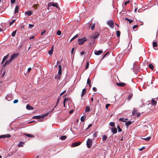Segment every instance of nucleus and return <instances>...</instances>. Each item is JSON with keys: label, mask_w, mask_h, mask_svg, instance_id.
Wrapping results in <instances>:
<instances>
[{"label": "nucleus", "mask_w": 158, "mask_h": 158, "mask_svg": "<svg viewBox=\"0 0 158 158\" xmlns=\"http://www.w3.org/2000/svg\"><path fill=\"white\" fill-rule=\"evenodd\" d=\"M69 99L67 98H65L64 99V100H65V102H66L67 101H69Z\"/></svg>", "instance_id": "63"}, {"label": "nucleus", "mask_w": 158, "mask_h": 158, "mask_svg": "<svg viewBox=\"0 0 158 158\" xmlns=\"http://www.w3.org/2000/svg\"><path fill=\"white\" fill-rule=\"evenodd\" d=\"M60 76V75H59V76L57 75V76H56L55 77V78L57 79L58 80H59V79H60L61 77Z\"/></svg>", "instance_id": "38"}, {"label": "nucleus", "mask_w": 158, "mask_h": 158, "mask_svg": "<svg viewBox=\"0 0 158 158\" xmlns=\"http://www.w3.org/2000/svg\"><path fill=\"white\" fill-rule=\"evenodd\" d=\"M138 110L137 109L134 108L132 112V114L133 115H137V117H139L140 115V113H137Z\"/></svg>", "instance_id": "7"}, {"label": "nucleus", "mask_w": 158, "mask_h": 158, "mask_svg": "<svg viewBox=\"0 0 158 158\" xmlns=\"http://www.w3.org/2000/svg\"><path fill=\"white\" fill-rule=\"evenodd\" d=\"M125 19L126 20H127V21H129V23L130 24V23H131L133 22V20H130V19H129L127 18H125Z\"/></svg>", "instance_id": "32"}, {"label": "nucleus", "mask_w": 158, "mask_h": 158, "mask_svg": "<svg viewBox=\"0 0 158 158\" xmlns=\"http://www.w3.org/2000/svg\"><path fill=\"white\" fill-rule=\"evenodd\" d=\"M29 27L30 28H32V27H34V25H32V24H29Z\"/></svg>", "instance_id": "54"}, {"label": "nucleus", "mask_w": 158, "mask_h": 158, "mask_svg": "<svg viewBox=\"0 0 158 158\" xmlns=\"http://www.w3.org/2000/svg\"><path fill=\"white\" fill-rule=\"evenodd\" d=\"M66 92V90H65L63 92H62V93H61L60 94V96H61L63 94H64Z\"/></svg>", "instance_id": "51"}, {"label": "nucleus", "mask_w": 158, "mask_h": 158, "mask_svg": "<svg viewBox=\"0 0 158 158\" xmlns=\"http://www.w3.org/2000/svg\"><path fill=\"white\" fill-rule=\"evenodd\" d=\"M120 32L119 31H118L116 32L117 36L118 37H119L120 36Z\"/></svg>", "instance_id": "36"}, {"label": "nucleus", "mask_w": 158, "mask_h": 158, "mask_svg": "<svg viewBox=\"0 0 158 158\" xmlns=\"http://www.w3.org/2000/svg\"><path fill=\"white\" fill-rule=\"evenodd\" d=\"M107 24L110 27L112 28H113L114 27V22L112 20H110L107 22Z\"/></svg>", "instance_id": "5"}, {"label": "nucleus", "mask_w": 158, "mask_h": 158, "mask_svg": "<svg viewBox=\"0 0 158 158\" xmlns=\"http://www.w3.org/2000/svg\"><path fill=\"white\" fill-rule=\"evenodd\" d=\"M58 4L57 3H53L52 2H50L48 4V7H50L51 6H55L56 7L57 9H59L60 7L58 6Z\"/></svg>", "instance_id": "4"}, {"label": "nucleus", "mask_w": 158, "mask_h": 158, "mask_svg": "<svg viewBox=\"0 0 158 158\" xmlns=\"http://www.w3.org/2000/svg\"><path fill=\"white\" fill-rule=\"evenodd\" d=\"M128 119L127 118L125 119H124L123 118H120L119 119V121H121L123 122H126L127 120Z\"/></svg>", "instance_id": "21"}, {"label": "nucleus", "mask_w": 158, "mask_h": 158, "mask_svg": "<svg viewBox=\"0 0 158 158\" xmlns=\"http://www.w3.org/2000/svg\"><path fill=\"white\" fill-rule=\"evenodd\" d=\"M92 139H88L86 142V144L87 147L88 148H90L92 147Z\"/></svg>", "instance_id": "2"}, {"label": "nucleus", "mask_w": 158, "mask_h": 158, "mask_svg": "<svg viewBox=\"0 0 158 158\" xmlns=\"http://www.w3.org/2000/svg\"><path fill=\"white\" fill-rule=\"evenodd\" d=\"M61 31L59 30L57 31L56 34L58 35H59L61 34Z\"/></svg>", "instance_id": "44"}, {"label": "nucleus", "mask_w": 158, "mask_h": 158, "mask_svg": "<svg viewBox=\"0 0 158 158\" xmlns=\"http://www.w3.org/2000/svg\"><path fill=\"white\" fill-rule=\"evenodd\" d=\"M129 2H130L129 1H126L124 2V5H127V4L129 3Z\"/></svg>", "instance_id": "52"}, {"label": "nucleus", "mask_w": 158, "mask_h": 158, "mask_svg": "<svg viewBox=\"0 0 158 158\" xmlns=\"http://www.w3.org/2000/svg\"><path fill=\"white\" fill-rule=\"evenodd\" d=\"M9 56V54H7L6 56H5L3 58H4L6 60L7 58Z\"/></svg>", "instance_id": "49"}, {"label": "nucleus", "mask_w": 158, "mask_h": 158, "mask_svg": "<svg viewBox=\"0 0 158 158\" xmlns=\"http://www.w3.org/2000/svg\"><path fill=\"white\" fill-rule=\"evenodd\" d=\"M81 144V142H74L72 144L71 146L73 147H75L78 146H79Z\"/></svg>", "instance_id": "9"}, {"label": "nucleus", "mask_w": 158, "mask_h": 158, "mask_svg": "<svg viewBox=\"0 0 158 158\" xmlns=\"http://www.w3.org/2000/svg\"><path fill=\"white\" fill-rule=\"evenodd\" d=\"M24 144L23 142H21L19 143L18 145V146L19 147H21L23 146V145Z\"/></svg>", "instance_id": "27"}, {"label": "nucleus", "mask_w": 158, "mask_h": 158, "mask_svg": "<svg viewBox=\"0 0 158 158\" xmlns=\"http://www.w3.org/2000/svg\"><path fill=\"white\" fill-rule=\"evenodd\" d=\"M93 89L94 92H96L97 91V89L95 87H93Z\"/></svg>", "instance_id": "62"}, {"label": "nucleus", "mask_w": 158, "mask_h": 158, "mask_svg": "<svg viewBox=\"0 0 158 158\" xmlns=\"http://www.w3.org/2000/svg\"><path fill=\"white\" fill-rule=\"evenodd\" d=\"M15 20L13 19L12 20V21L11 22H10V23H9L10 25H11L13 23H14L15 22Z\"/></svg>", "instance_id": "43"}, {"label": "nucleus", "mask_w": 158, "mask_h": 158, "mask_svg": "<svg viewBox=\"0 0 158 158\" xmlns=\"http://www.w3.org/2000/svg\"><path fill=\"white\" fill-rule=\"evenodd\" d=\"M66 138V136L65 135L62 136L60 137V139L62 140H64Z\"/></svg>", "instance_id": "35"}, {"label": "nucleus", "mask_w": 158, "mask_h": 158, "mask_svg": "<svg viewBox=\"0 0 158 158\" xmlns=\"http://www.w3.org/2000/svg\"><path fill=\"white\" fill-rule=\"evenodd\" d=\"M18 53H13L10 56V59L12 61L14 59L18 56Z\"/></svg>", "instance_id": "10"}, {"label": "nucleus", "mask_w": 158, "mask_h": 158, "mask_svg": "<svg viewBox=\"0 0 158 158\" xmlns=\"http://www.w3.org/2000/svg\"><path fill=\"white\" fill-rule=\"evenodd\" d=\"M6 60L4 58H3L2 59V63H1V64H2Z\"/></svg>", "instance_id": "60"}, {"label": "nucleus", "mask_w": 158, "mask_h": 158, "mask_svg": "<svg viewBox=\"0 0 158 158\" xmlns=\"http://www.w3.org/2000/svg\"><path fill=\"white\" fill-rule=\"evenodd\" d=\"M107 138V136L106 135H104L102 136V140H103V141H104L106 140Z\"/></svg>", "instance_id": "31"}, {"label": "nucleus", "mask_w": 158, "mask_h": 158, "mask_svg": "<svg viewBox=\"0 0 158 158\" xmlns=\"http://www.w3.org/2000/svg\"><path fill=\"white\" fill-rule=\"evenodd\" d=\"M95 26V24L94 23H93V25L91 27V30H93L94 29Z\"/></svg>", "instance_id": "39"}, {"label": "nucleus", "mask_w": 158, "mask_h": 158, "mask_svg": "<svg viewBox=\"0 0 158 158\" xmlns=\"http://www.w3.org/2000/svg\"><path fill=\"white\" fill-rule=\"evenodd\" d=\"M58 67L59 68L58 69V73L59 75H61L62 74L61 65L60 64L58 66Z\"/></svg>", "instance_id": "16"}, {"label": "nucleus", "mask_w": 158, "mask_h": 158, "mask_svg": "<svg viewBox=\"0 0 158 158\" xmlns=\"http://www.w3.org/2000/svg\"><path fill=\"white\" fill-rule=\"evenodd\" d=\"M26 108L28 110H32L34 108L31 106L29 104H27L26 106Z\"/></svg>", "instance_id": "20"}, {"label": "nucleus", "mask_w": 158, "mask_h": 158, "mask_svg": "<svg viewBox=\"0 0 158 158\" xmlns=\"http://www.w3.org/2000/svg\"><path fill=\"white\" fill-rule=\"evenodd\" d=\"M86 89H82V93L81 94V97H82L85 94L86 92Z\"/></svg>", "instance_id": "19"}, {"label": "nucleus", "mask_w": 158, "mask_h": 158, "mask_svg": "<svg viewBox=\"0 0 158 158\" xmlns=\"http://www.w3.org/2000/svg\"><path fill=\"white\" fill-rule=\"evenodd\" d=\"M53 46H52L51 50L48 51V53L50 55H51L52 54L53 52Z\"/></svg>", "instance_id": "24"}, {"label": "nucleus", "mask_w": 158, "mask_h": 158, "mask_svg": "<svg viewBox=\"0 0 158 158\" xmlns=\"http://www.w3.org/2000/svg\"><path fill=\"white\" fill-rule=\"evenodd\" d=\"M138 27V25H135L134 26H133V29H134L136 27Z\"/></svg>", "instance_id": "59"}, {"label": "nucleus", "mask_w": 158, "mask_h": 158, "mask_svg": "<svg viewBox=\"0 0 158 158\" xmlns=\"http://www.w3.org/2000/svg\"><path fill=\"white\" fill-rule=\"evenodd\" d=\"M89 65V61H87L86 63V65L85 68V69H86L88 68Z\"/></svg>", "instance_id": "28"}, {"label": "nucleus", "mask_w": 158, "mask_h": 158, "mask_svg": "<svg viewBox=\"0 0 158 158\" xmlns=\"http://www.w3.org/2000/svg\"><path fill=\"white\" fill-rule=\"evenodd\" d=\"M117 129H118V132H120L122 131V129L120 128V127L119 126H118L117 127Z\"/></svg>", "instance_id": "42"}, {"label": "nucleus", "mask_w": 158, "mask_h": 158, "mask_svg": "<svg viewBox=\"0 0 158 158\" xmlns=\"http://www.w3.org/2000/svg\"><path fill=\"white\" fill-rule=\"evenodd\" d=\"M25 135L27 137H34V135L30 134H25Z\"/></svg>", "instance_id": "29"}, {"label": "nucleus", "mask_w": 158, "mask_h": 158, "mask_svg": "<svg viewBox=\"0 0 158 158\" xmlns=\"http://www.w3.org/2000/svg\"><path fill=\"white\" fill-rule=\"evenodd\" d=\"M33 13V12L32 11L29 10L27 12H25V14L26 15H27L28 16H30L32 15Z\"/></svg>", "instance_id": "14"}, {"label": "nucleus", "mask_w": 158, "mask_h": 158, "mask_svg": "<svg viewBox=\"0 0 158 158\" xmlns=\"http://www.w3.org/2000/svg\"><path fill=\"white\" fill-rule=\"evenodd\" d=\"M31 68H29L28 69L27 71L28 72V73H29L30 71H31Z\"/></svg>", "instance_id": "64"}, {"label": "nucleus", "mask_w": 158, "mask_h": 158, "mask_svg": "<svg viewBox=\"0 0 158 158\" xmlns=\"http://www.w3.org/2000/svg\"><path fill=\"white\" fill-rule=\"evenodd\" d=\"M19 9V6L18 5H16L15 10V13L16 14L18 12V10Z\"/></svg>", "instance_id": "22"}, {"label": "nucleus", "mask_w": 158, "mask_h": 158, "mask_svg": "<svg viewBox=\"0 0 158 158\" xmlns=\"http://www.w3.org/2000/svg\"><path fill=\"white\" fill-rule=\"evenodd\" d=\"M90 110V107L89 106H87L85 108V111L86 112H89Z\"/></svg>", "instance_id": "30"}, {"label": "nucleus", "mask_w": 158, "mask_h": 158, "mask_svg": "<svg viewBox=\"0 0 158 158\" xmlns=\"http://www.w3.org/2000/svg\"><path fill=\"white\" fill-rule=\"evenodd\" d=\"M133 96V94L132 93H130L129 96L127 98V99L128 101H130Z\"/></svg>", "instance_id": "23"}, {"label": "nucleus", "mask_w": 158, "mask_h": 158, "mask_svg": "<svg viewBox=\"0 0 158 158\" xmlns=\"http://www.w3.org/2000/svg\"><path fill=\"white\" fill-rule=\"evenodd\" d=\"M12 61L10 59L8 60H7L2 65V67L3 68L6 65L9 64Z\"/></svg>", "instance_id": "11"}, {"label": "nucleus", "mask_w": 158, "mask_h": 158, "mask_svg": "<svg viewBox=\"0 0 158 158\" xmlns=\"http://www.w3.org/2000/svg\"><path fill=\"white\" fill-rule=\"evenodd\" d=\"M157 46V44L156 42H153V47H156Z\"/></svg>", "instance_id": "37"}, {"label": "nucleus", "mask_w": 158, "mask_h": 158, "mask_svg": "<svg viewBox=\"0 0 158 158\" xmlns=\"http://www.w3.org/2000/svg\"><path fill=\"white\" fill-rule=\"evenodd\" d=\"M102 50H99L98 51H95L94 52V53L96 55H99L102 53Z\"/></svg>", "instance_id": "17"}, {"label": "nucleus", "mask_w": 158, "mask_h": 158, "mask_svg": "<svg viewBox=\"0 0 158 158\" xmlns=\"http://www.w3.org/2000/svg\"><path fill=\"white\" fill-rule=\"evenodd\" d=\"M92 124H89L88 125V127L86 129V130H88V129H89L90 127H91L92 126Z\"/></svg>", "instance_id": "50"}, {"label": "nucleus", "mask_w": 158, "mask_h": 158, "mask_svg": "<svg viewBox=\"0 0 158 158\" xmlns=\"http://www.w3.org/2000/svg\"><path fill=\"white\" fill-rule=\"evenodd\" d=\"M78 37V34H77V35H75L73 37V38L74 39H75L77 38V37Z\"/></svg>", "instance_id": "53"}, {"label": "nucleus", "mask_w": 158, "mask_h": 158, "mask_svg": "<svg viewBox=\"0 0 158 158\" xmlns=\"http://www.w3.org/2000/svg\"><path fill=\"white\" fill-rule=\"evenodd\" d=\"M87 84H88L90 87H91V86L90 84V81L89 79H88L87 81Z\"/></svg>", "instance_id": "34"}, {"label": "nucleus", "mask_w": 158, "mask_h": 158, "mask_svg": "<svg viewBox=\"0 0 158 158\" xmlns=\"http://www.w3.org/2000/svg\"><path fill=\"white\" fill-rule=\"evenodd\" d=\"M110 106V104H106V108L107 109L108 107Z\"/></svg>", "instance_id": "55"}, {"label": "nucleus", "mask_w": 158, "mask_h": 158, "mask_svg": "<svg viewBox=\"0 0 158 158\" xmlns=\"http://www.w3.org/2000/svg\"><path fill=\"white\" fill-rule=\"evenodd\" d=\"M11 137V135L10 134H6L5 135H0V138H3L6 137L10 138Z\"/></svg>", "instance_id": "13"}, {"label": "nucleus", "mask_w": 158, "mask_h": 158, "mask_svg": "<svg viewBox=\"0 0 158 158\" xmlns=\"http://www.w3.org/2000/svg\"><path fill=\"white\" fill-rule=\"evenodd\" d=\"M13 96L12 94H9L6 96V99L8 101H10L12 100Z\"/></svg>", "instance_id": "8"}, {"label": "nucleus", "mask_w": 158, "mask_h": 158, "mask_svg": "<svg viewBox=\"0 0 158 158\" xmlns=\"http://www.w3.org/2000/svg\"><path fill=\"white\" fill-rule=\"evenodd\" d=\"M99 33L98 32H96L91 36V38L93 39H96L98 38L99 35Z\"/></svg>", "instance_id": "6"}, {"label": "nucleus", "mask_w": 158, "mask_h": 158, "mask_svg": "<svg viewBox=\"0 0 158 158\" xmlns=\"http://www.w3.org/2000/svg\"><path fill=\"white\" fill-rule=\"evenodd\" d=\"M148 67L152 69H154V66L152 64H150L148 65Z\"/></svg>", "instance_id": "33"}, {"label": "nucleus", "mask_w": 158, "mask_h": 158, "mask_svg": "<svg viewBox=\"0 0 158 158\" xmlns=\"http://www.w3.org/2000/svg\"><path fill=\"white\" fill-rule=\"evenodd\" d=\"M38 4H34L33 6V7L35 9H37V5Z\"/></svg>", "instance_id": "46"}, {"label": "nucleus", "mask_w": 158, "mask_h": 158, "mask_svg": "<svg viewBox=\"0 0 158 158\" xmlns=\"http://www.w3.org/2000/svg\"><path fill=\"white\" fill-rule=\"evenodd\" d=\"M85 119L83 116H82L81 118V121L82 122H84L85 121Z\"/></svg>", "instance_id": "45"}, {"label": "nucleus", "mask_w": 158, "mask_h": 158, "mask_svg": "<svg viewBox=\"0 0 158 158\" xmlns=\"http://www.w3.org/2000/svg\"><path fill=\"white\" fill-rule=\"evenodd\" d=\"M87 40L86 38L84 37L81 39H78V41L79 42V44H83L84 42Z\"/></svg>", "instance_id": "3"}, {"label": "nucleus", "mask_w": 158, "mask_h": 158, "mask_svg": "<svg viewBox=\"0 0 158 158\" xmlns=\"http://www.w3.org/2000/svg\"><path fill=\"white\" fill-rule=\"evenodd\" d=\"M131 123H132V122L131 121H128L127 122H126L125 123V124H126V126H127V127H128V126H129V125H130L131 124Z\"/></svg>", "instance_id": "26"}, {"label": "nucleus", "mask_w": 158, "mask_h": 158, "mask_svg": "<svg viewBox=\"0 0 158 158\" xmlns=\"http://www.w3.org/2000/svg\"><path fill=\"white\" fill-rule=\"evenodd\" d=\"M60 101V98H58L57 99V103H56V105H58V103L59 102V101Z\"/></svg>", "instance_id": "58"}, {"label": "nucleus", "mask_w": 158, "mask_h": 158, "mask_svg": "<svg viewBox=\"0 0 158 158\" xmlns=\"http://www.w3.org/2000/svg\"><path fill=\"white\" fill-rule=\"evenodd\" d=\"M97 135V132H95L94 133L93 135V136L94 137H96Z\"/></svg>", "instance_id": "48"}, {"label": "nucleus", "mask_w": 158, "mask_h": 158, "mask_svg": "<svg viewBox=\"0 0 158 158\" xmlns=\"http://www.w3.org/2000/svg\"><path fill=\"white\" fill-rule=\"evenodd\" d=\"M145 148L144 147H143L142 148H140V149H139V150L140 151H141L145 149Z\"/></svg>", "instance_id": "56"}, {"label": "nucleus", "mask_w": 158, "mask_h": 158, "mask_svg": "<svg viewBox=\"0 0 158 158\" xmlns=\"http://www.w3.org/2000/svg\"><path fill=\"white\" fill-rule=\"evenodd\" d=\"M18 99H15L14 100L13 102V103L14 104L18 102Z\"/></svg>", "instance_id": "47"}, {"label": "nucleus", "mask_w": 158, "mask_h": 158, "mask_svg": "<svg viewBox=\"0 0 158 158\" xmlns=\"http://www.w3.org/2000/svg\"><path fill=\"white\" fill-rule=\"evenodd\" d=\"M109 53V52H107L105 55H104L102 57V59H103V58H104L106 56V55L108 53Z\"/></svg>", "instance_id": "57"}, {"label": "nucleus", "mask_w": 158, "mask_h": 158, "mask_svg": "<svg viewBox=\"0 0 158 158\" xmlns=\"http://www.w3.org/2000/svg\"><path fill=\"white\" fill-rule=\"evenodd\" d=\"M48 115V114H43L41 115H37L34 116L32 117L33 119H42L40 121H43V119H44V118L45 117Z\"/></svg>", "instance_id": "1"}, {"label": "nucleus", "mask_w": 158, "mask_h": 158, "mask_svg": "<svg viewBox=\"0 0 158 158\" xmlns=\"http://www.w3.org/2000/svg\"><path fill=\"white\" fill-rule=\"evenodd\" d=\"M112 132L114 134H115L117 133V131L116 128L112 127L111 128Z\"/></svg>", "instance_id": "15"}, {"label": "nucleus", "mask_w": 158, "mask_h": 158, "mask_svg": "<svg viewBox=\"0 0 158 158\" xmlns=\"http://www.w3.org/2000/svg\"><path fill=\"white\" fill-rule=\"evenodd\" d=\"M15 0H11V3H14L15 2Z\"/></svg>", "instance_id": "61"}, {"label": "nucleus", "mask_w": 158, "mask_h": 158, "mask_svg": "<svg viewBox=\"0 0 158 158\" xmlns=\"http://www.w3.org/2000/svg\"><path fill=\"white\" fill-rule=\"evenodd\" d=\"M16 30L13 31L12 33V36H14L16 34Z\"/></svg>", "instance_id": "41"}, {"label": "nucleus", "mask_w": 158, "mask_h": 158, "mask_svg": "<svg viewBox=\"0 0 158 158\" xmlns=\"http://www.w3.org/2000/svg\"><path fill=\"white\" fill-rule=\"evenodd\" d=\"M110 125L111 127H115L114 123L113 122H111L110 123Z\"/></svg>", "instance_id": "40"}, {"label": "nucleus", "mask_w": 158, "mask_h": 158, "mask_svg": "<svg viewBox=\"0 0 158 158\" xmlns=\"http://www.w3.org/2000/svg\"><path fill=\"white\" fill-rule=\"evenodd\" d=\"M116 85L119 86L124 87L126 85V84L123 82L116 83Z\"/></svg>", "instance_id": "12"}, {"label": "nucleus", "mask_w": 158, "mask_h": 158, "mask_svg": "<svg viewBox=\"0 0 158 158\" xmlns=\"http://www.w3.org/2000/svg\"><path fill=\"white\" fill-rule=\"evenodd\" d=\"M141 138L143 139H144L146 141H149L150 140L151 137L149 136L146 138Z\"/></svg>", "instance_id": "25"}, {"label": "nucleus", "mask_w": 158, "mask_h": 158, "mask_svg": "<svg viewBox=\"0 0 158 158\" xmlns=\"http://www.w3.org/2000/svg\"><path fill=\"white\" fill-rule=\"evenodd\" d=\"M151 104L152 106H155L157 104V102L155 100L152 99L151 100Z\"/></svg>", "instance_id": "18"}]
</instances>
